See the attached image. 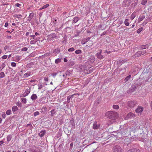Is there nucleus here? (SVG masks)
Returning <instances> with one entry per match:
<instances>
[{"instance_id": "obj_45", "label": "nucleus", "mask_w": 152, "mask_h": 152, "mask_svg": "<svg viewBox=\"0 0 152 152\" xmlns=\"http://www.w3.org/2000/svg\"><path fill=\"white\" fill-rule=\"evenodd\" d=\"M39 113L38 111H36L34 113V115L35 116L39 115Z\"/></svg>"}, {"instance_id": "obj_3", "label": "nucleus", "mask_w": 152, "mask_h": 152, "mask_svg": "<svg viewBox=\"0 0 152 152\" xmlns=\"http://www.w3.org/2000/svg\"><path fill=\"white\" fill-rule=\"evenodd\" d=\"M137 102L136 101H130L128 102L127 105L130 108H132L136 105Z\"/></svg>"}, {"instance_id": "obj_34", "label": "nucleus", "mask_w": 152, "mask_h": 152, "mask_svg": "<svg viewBox=\"0 0 152 152\" xmlns=\"http://www.w3.org/2000/svg\"><path fill=\"white\" fill-rule=\"evenodd\" d=\"M147 2V0H142L141 2V4L143 5H144Z\"/></svg>"}, {"instance_id": "obj_35", "label": "nucleus", "mask_w": 152, "mask_h": 152, "mask_svg": "<svg viewBox=\"0 0 152 152\" xmlns=\"http://www.w3.org/2000/svg\"><path fill=\"white\" fill-rule=\"evenodd\" d=\"M5 76V74L3 72L0 73V78H3Z\"/></svg>"}, {"instance_id": "obj_37", "label": "nucleus", "mask_w": 152, "mask_h": 152, "mask_svg": "<svg viewBox=\"0 0 152 152\" xmlns=\"http://www.w3.org/2000/svg\"><path fill=\"white\" fill-rule=\"evenodd\" d=\"M133 152H140V150L138 149H132Z\"/></svg>"}, {"instance_id": "obj_22", "label": "nucleus", "mask_w": 152, "mask_h": 152, "mask_svg": "<svg viewBox=\"0 0 152 152\" xmlns=\"http://www.w3.org/2000/svg\"><path fill=\"white\" fill-rule=\"evenodd\" d=\"M129 19H126L124 21V24L126 26H129Z\"/></svg>"}, {"instance_id": "obj_58", "label": "nucleus", "mask_w": 152, "mask_h": 152, "mask_svg": "<svg viewBox=\"0 0 152 152\" xmlns=\"http://www.w3.org/2000/svg\"><path fill=\"white\" fill-rule=\"evenodd\" d=\"M4 143V142L3 141H0V146Z\"/></svg>"}, {"instance_id": "obj_24", "label": "nucleus", "mask_w": 152, "mask_h": 152, "mask_svg": "<svg viewBox=\"0 0 152 152\" xmlns=\"http://www.w3.org/2000/svg\"><path fill=\"white\" fill-rule=\"evenodd\" d=\"M51 116H53L56 114V111H55V109H53L50 111Z\"/></svg>"}, {"instance_id": "obj_41", "label": "nucleus", "mask_w": 152, "mask_h": 152, "mask_svg": "<svg viewBox=\"0 0 152 152\" xmlns=\"http://www.w3.org/2000/svg\"><path fill=\"white\" fill-rule=\"evenodd\" d=\"M5 66V64L4 63H2L1 66L0 67V68L1 69V70L2 69H3L4 67Z\"/></svg>"}, {"instance_id": "obj_8", "label": "nucleus", "mask_w": 152, "mask_h": 152, "mask_svg": "<svg viewBox=\"0 0 152 152\" xmlns=\"http://www.w3.org/2000/svg\"><path fill=\"white\" fill-rule=\"evenodd\" d=\"M144 108L141 106H138L136 109L135 111L137 113H140L143 110Z\"/></svg>"}, {"instance_id": "obj_50", "label": "nucleus", "mask_w": 152, "mask_h": 152, "mask_svg": "<svg viewBox=\"0 0 152 152\" xmlns=\"http://www.w3.org/2000/svg\"><path fill=\"white\" fill-rule=\"evenodd\" d=\"M57 73H53L52 74V75L54 77L56 75Z\"/></svg>"}, {"instance_id": "obj_7", "label": "nucleus", "mask_w": 152, "mask_h": 152, "mask_svg": "<svg viewBox=\"0 0 152 152\" xmlns=\"http://www.w3.org/2000/svg\"><path fill=\"white\" fill-rule=\"evenodd\" d=\"M136 89V87L135 86H132L128 90L127 92L129 93H131L134 91Z\"/></svg>"}, {"instance_id": "obj_5", "label": "nucleus", "mask_w": 152, "mask_h": 152, "mask_svg": "<svg viewBox=\"0 0 152 152\" xmlns=\"http://www.w3.org/2000/svg\"><path fill=\"white\" fill-rule=\"evenodd\" d=\"M30 91L31 90L30 88L26 89L23 94H20V97H23L27 96L29 94Z\"/></svg>"}, {"instance_id": "obj_4", "label": "nucleus", "mask_w": 152, "mask_h": 152, "mask_svg": "<svg viewBox=\"0 0 152 152\" xmlns=\"http://www.w3.org/2000/svg\"><path fill=\"white\" fill-rule=\"evenodd\" d=\"M114 152H124V150L118 145H115L113 147V149Z\"/></svg>"}, {"instance_id": "obj_42", "label": "nucleus", "mask_w": 152, "mask_h": 152, "mask_svg": "<svg viewBox=\"0 0 152 152\" xmlns=\"http://www.w3.org/2000/svg\"><path fill=\"white\" fill-rule=\"evenodd\" d=\"M43 85L42 84H39L38 85V89H40L42 88L43 87Z\"/></svg>"}, {"instance_id": "obj_15", "label": "nucleus", "mask_w": 152, "mask_h": 152, "mask_svg": "<svg viewBox=\"0 0 152 152\" xmlns=\"http://www.w3.org/2000/svg\"><path fill=\"white\" fill-rule=\"evenodd\" d=\"M31 75V72H28L24 74L23 77L26 78Z\"/></svg>"}, {"instance_id": "obj_57", "label": "nucleus", "mask_w": 152, "mask_h": 152, "mask_svg": "<svg viewBox=\"0 0 152 152\" xmlns=\"http://www.w3.org/2000/svg\"><path fill=\"white\" fill-rule=\"evenodd\" d=\"M104 52L105 53H107V54H109L111 53L110 51H108L107 50H106Z\"/></svg>"}, {"instance_id": "obj_54", "label": "nucleus", "mask_w": 152, "mask_h": 152, "mask_svg": "<svg viewBox=\"0 0 152 152\" xmlns=\"http://www.w3.org/2000/svg\"><path fill=\"white\" fill-rule=\"evenodd\" d=\"M148 22V21L147 20H145L143 23V24L144 25H146L147 23Z\"/></svg>"}, {"instance_id": "obj_56", "label": "nucleus", "mask_w": 152, "mask_h": 152, "mask_svg": "<svg viewBox=\"0 0 152 152\" xmlns=\"http://www.w3.org/2000/svg\"><path fill=\"white\" fill-rule=\"evenodd\" d=\"M45 81H47L48 80V77H45L44 78Z\"/></svg>"}, {"instance_id": "obj_30", "label": "nucleus", "mask_w": 152, "mask_h": 152, "mask_svg": "<svg viewBox=\"0 0 152 152\" xmlns=\"http://www.w3.org/2000/svg\"><path fill=\"white\" fill-rule=\"evenodd\" d=\"M74 94L72 95L71 96H69L67 97V102L68 103H69L70 102V100L71 99V98L72 97L74 96Z\"/></svg>"}, {"instance_id": "obj_62", "label": "nucleus", "mask_w": 152, "mask_h": 152, "mask_svg": "<svg viewBox=\"0 0 152 152\" xmlns=\"http://www.w3.org/2000/svg\"><path fill=\"white\" fill-rule=\"evenodd\" d=\"M7 38L8 39H10L11 38V36H7Z\"/></svg>"}, {"instance_id": "obj_1", "label": "nucleus", "mask_w": 152, "mask_h": 152, "mask_svg": "<svg viewBox=\"0 0 152 152\" xmlns=\"http://www.w3.org/2000/svg\"><path fill=\"white\" fill-rule=\"evenodd\" d=\"M106 115L109 118L113 120L116 119L118 117V113L113 111H108L106 113Z\"/></svg>"}, {"instance_id": "obj_9", "label": "nucleus", "mask_w": 152, "mask_h": 152, "mask_svg": "<svg viewBox=\"0 0 152 152\" xmlns=\"http://www.w3.org/2000/svg\"><path fill=\"white\" fill-rule=\"evenodd\" d=\"M134 117L135 115L133 113H130L126 115V118L127 119L132 118Z\"/></svg>"}, {"instance_id": "obj_16", "label": "nucleus", "mask_w": 152, "mask_h": 152, "mask_svg": "<svg viewBox=\"0 0 152 152\" xmlns=\"http://www.w3.org/2000/svg\"><path fill=\"white\" fill-rule=\"evenodd\" d=\"M34 14L33 12L31 13L29 16L28 18V20L29 21L31 20L33 18L34 16Z\"/></svg>"}, {"instance_id": "obj_33", "label": "nucleus", "mask_w": 152, "mask_h": 152, "mask_svg": "<svg viewBox=\"0 0 152 152\" xmlns=\"http://www.w3.org/2000/svg\"><path fill=\"white\" fill-rule=\"evenodd\" d=\"M82 53V51L81 50L79 49L76 50L75 51V53L76 54H79Z\"/></svg>"}, {"instance_id": "obj_28", "label": "nucleus", "mask_w": 152, "mask_h": 152, "mask_svg": "<svg viewBox=\"0 0 152 152\" xmlns=\"http://www.w3.org/2000/svg\"><path fill=\"white\" fill-rule=\"evenodd\" d=\"M141 51H139L136 52L135 54V56H139L142 55Z\"/></svg>"}, {"instance_id": "obj_61", "label": "nucleus", "mask_w": 152, "mask_h": 152, "mask_svg": "<svg viewBox=\"0 0 152 152\" xmlns=\"http://www.w3.org/2000/svg\"><path fill=\"white\" fill-rule=\"evenodd\" d=\"M31 37H32L33 39H34L35 37V36L34 35H31Z\"/></svg>"}, {"instance_id": "obj_40", "label": "nucleus", "mask_w": 152, "mask_h": 152, "mask_svg": "<svg viewBox=\"0 0 152 152\" xmlns=\"http://www.w3.org/2000/svg\"><path fill=\"white\" fill-rule=\"evenodd\" d=\"M75 50V49L74 48L72 47L70 48L68 50V51L69 52H73Z\"/></svg>"}, {"instance_id": "obj_17", "label": "nucleus", "mask_w": 152, "mask_h": 152, "mask_svg": "<svg viewBox=\"0 0 152 152\" xmlns=\"http://www.w3.org/2000/svg\"><path fill=\"white\" fill-rule=\"evenodd\" d=\"M34 64L33 62H31L29 64H28L26 65V67L27 68H30L33 67V66Z\"/></svg>"}, {"instance_id": "obj_25", "label": "nucleus", "mask_w": 152, "mask_h": 152, "mask_svg": "<svg viewBox=\"0 0 152 152\" xmlns=\"http://www.w3.org/2000/svg\"><path fill=\"white\" fill-rule=\"evenodd\" d=\"M136 16V14L134 12L131 15L130 19L132 20H133V19L135 18Z\"/></svg>"}, {"instance_id": "obj_43", "label": "nucleus", "mask_w": 152, "mask_h": 152, "mask_svg": "<svg viewBox=\"0 0 152 152\" xmlns=\"http://www.w3.org/2000/svg\"><path fill=\"white\" fill-rule=\"evenodd\" d=\"M11 65L13 67H15L16 66V64L14 62H12L11 63Z\"/></svg>"}, {"instance_id": "obj_31", "label": "nucleus", "mask_w": 152, "mask_h": 152, "mask_svg": "<svg viewBox=\"0 0 152 152\" xmlns=\"http://www.w3.org/2000/svg\"><path fill=\"white\" fill-rule=\"evenodd\" d=\"M61 61V59L58 58L55 60V63L56 64H58Z\"/></svg>"}, {"instance_id": "obj_64", "label": "nucleus", "mask_w": 152, "mask_h": 152, "mask_svg": "<svg viewBox=\"0 0 152 152\" xmlns=\"http://www.w3.org/2000/svg\"><path fill=\"white\" fill-rule=\"evenodd\" d=\"M151 109H152V101H151Z\"/></svg>"}, {"instance_id": "obj_23", "label": "nucleus", "mask_w": 152, "mask_h": 152, "mask_svg": "<svg viewBox=\"0 0 152 152\" xmlns=\"http://www.w3.org/2000/svg\"><path fill=\"white\" fill-rule=\"evenodd\" d=\"M13 16L15 18H17L18 19L22 17V16L20 14L18 15L15 14Z\"/></svg>"}, {"instance_id": "obj_2", "label": "nucleus", "mask_w": 152, "mask_h": 152, "mask_svg": "<svg viewBox=\"0 0 152 152\" xmlns=\"http://www.w3.org/2000/svg\"><path fill=\"white\" fill-rule=\"evenodd\" d=\"M48 38L47 40L50 42L52 40L54 39H57L58 37L55 34H51L47 36Z\"/></svg>"}, {"instance_id": "obj_20", "label": "nucleus", "mask_w": 152, "mask_h": 152, "mask_svg": "<svg viewBox=\"0 0 152 152\" xmlns=\"http://www.w3.org/2000/svg\"><path fill=\"white\" fill-rule=\"evenodd\" d=\"M149 46L148 44L144 45H141L140 46V48L141 49H146L148 48Z\"/></svg>"}, {"instance_id": "obj_14", "label": "nucleus", "mask_w": 152, "mask_h": 152, "mask_svg": "<svg viewBox=\"0 0 152 152\" xmlns=\"http://www.w3.org/2000/svg\"><path fill=\"white\" fill-rule=\"evenodd\" d=\"M37 98V96L36 94H33L31 97V99L32 100H36Z\"/></svg>"}, {"instance_id": "obj_26", "label": "nucleus", "mask_w": 152, "mask_h": 152, "mask_svg": "<svg viewBox=\"0 0 152 152\" xmlns=\"http://www.w3.org/2000/svg\"><path fill=\"white\" fill-rule=\"evenodd\" d=\"M73 20L74 22L76 23L79 20V18L77 17H75L73 18Z\"/></svg>"}, {"instance_id": "obj_60", "label": "nucleus", "mask_w": 152, "mask_h": 152, "mask_svg": "<svg viewBox=\"0 0 152 152\" xmlns=\"http://www.w3.org/2000/svg\"><path fill=\"white\" fill-rule=\"evenodd\" d=\"M86 43V42L84 41V40L83 39L82 42V43L84 44Z\"/></svg>"}, {"instance_id": "obj_19", "label": "nucleus", "mask_w": 152, "mask_h": 152, "mask_svg": "<svg viewBox=\"0 0 152 152\" xmlns=\"http://www.w3.org/2000/svg\"><path fill=\"white\" fill-rule=\"evenodd\" d=\"M18 109V107L17 106H13L12 108V110L14 113H15L14 112L17 111Z\"/></svg>"}, {"instance_id": "obj_36", "label": "nucleus", "mask_w": 152, "mask_h": 152, "mask_svg": "<svg viewBox=\"0 0 152 152\" xmlns=\"http://www.w3.org/2000/svg\"><path fill=\"white\" fill-rule=\"evenodd\" d=\"M11 113V110H7L6 112V113L7 115H10Z\"/></svg>"}, {"instance_id": "obj_18", "label": "nucleus", "mask_w": 152, "mask_h": 152, "mask_svg": "<svg viewBox=\"0 0 152 152\" xmlns=\"http://www.w3.org/2000/svg\"><path fill=\"white\" fill-rule=\"evenodd\" d=\"M131 75H129L126 77L124 80V82H127L131 78Z\"/></svg>"}, {"instance_id": "obj_51", "label": "nucleus", "mask_w": 152, "mask_h": 152, "mask_svg": "<svg viewBox=\"0 0 152 152\" xmlns=\"http://www.w3.org/2000/svg\"><path fill=\"white\" fill-rule=\"evenodd\" d=\"M17 104L18 106H20V107L21 106V103L20 102H17Z\"/></svg>"}, {"instance_id": "obj_49", "label": "nucleus", "mask_w": 152, "mask_h": 152, "mask_svg": "<svg viewBox=\"0 0 152 152\" xmlns=\"http://www.w3.org/2000/svg\"><path fill=\"white\" fill-rule=\"evenodd\" d=\"M15 5L18 7H20V6H21V4L18 3H17L15 4Z\"/></svg>"}, {"instance_id": "obj_6", "label": "nucleus", "mask_w": 152, "mask_h": 152, "mask_svg": "<svg viewBox=\"0 0 152 152\" xmlns=\"http://www.w3.org/2000/svg\"><path fill=\"white\" fill-rule=\"evenodd\" d=\"M102 51V50H99V52H97L96 54L97 57L99 59H103L104 58V56L101 54Z\"/></svg>"}, {"instance_id": "obj_52", "label": "nucleus", "mask_w": 152, "mask_h": 152, "mask_svg": "<svg viewBox=\"0 0 152 152\" xmlns=\"http://www.w3.org/2000/svg\"><path fill=\"white\" fill-rule=\"evenodd\" d=\"M142 52V55L144 54L145 53H146V51L145 50H143V51H141Z\"/></svg>"}, {"instance_id": "obj_21", "label": "nucleus", "mask_w": 152, "mask_h": 152, "mask_svg": "<svg viewBox=\"0 0 152 152\" xmlns=\"http://www.w3.org/2000/svg\"><path fill=\"white\" fill-rule=\"evenodd\" d=\"M14 58L15 59V61H19L21 59V56H16Z\"/></svg>"}, {"instance_id": "obj_11", "label": "nucleus", "mask_w": 152, "mask_h": 152, "mask_svg": "<svg viewBox=\"0 0 152 152\" xmlns=\"http://www.w3.org/2000/svg\"><path fill=\"white\" fill-rule=\"evenodd\" d=\"M88 61L91 63H92L95 60V58L94 56H91L88 58Z\"/></svg>"}, {"instance_id": "obj_48", "label": "nucleus", "mask_w": 152, "mask_h": 152, "mask_svg": "<svg viewBox=\"0 0 152 152\" xmlns=\"http://www.w3.org/2000/svg\"><path fill=\"white\" fill-rule=\"evenodd\" d=\"M7 55H4L1 58H2V59H6L7 58Z\"/></svg>"}, {"instance_id": "obj_13", "label": "nucleus", "mask_w": 152, "mask_h": 152, "mask_svg": "<svg viewBox=\"0 0 152 152\" xmlns=\"http://www.w3.org/2000/svg\"><path fill=\"white\" fill-rule=\"evenodd\" d=\"M145 15L140 16L138 19V23H139L140 22L142 21L145 18Z\"/></svg>"}, {"instance_id": "obj_46", "label": "nucleus", "mask_w": 152, "mask_h": 152, "mask_svg": "<svg viewBox=\"0 0 152 152\" xmlns=\"http://www.w3.org/2000/svg\"><path fill=\"white\" fill-rule=\"evenodd\" d=\"M90 39V37H88L86 39H84V40L86 42H87Z\"/></svg>"}, {"instance_id": "obj_55", "label": "nucleus", "mask_w": 152, "mask_h": 152, "mask_svg": "<svg viewBox=\"0 0 152 152\" xmlns=\"http://www.w3.org/2000/svg\"><path fill=\"white\" fill-rule=\"evenodd\" d=\"M8 23L7 22H6L5 23L4 26H5V27H7L8 26Z\"/></svg>"}, {"instance_id": "obj_38", "label": "nucleus", "mask_w": 152, "mask_h": 152, "mask_svg": "<svg viewBox=\"0 0 152 152\" xmlns=\"http://www.w3.org/2000/svg\"><path fill=\"white\" fill-rule=\"evenodd\" d=\"M143 30V28L142 27L139 28L137 31V33L139 34Z\"/></svg>"}, {"instance_id": "obj_12", "label": "nucleus", "mask_w": 152, "mask_h": 152, "mask_svg": "<svg viewBox=\"0 0 152 152\" xmlns=\"http://www.w3.org/2000/svg\"><path fill=\"white\" fill-rule=\"evenodd\" d=\"M45 130H43L40 132V133H39L38 134L40 137H42L45 134Z\"/></svg>"}, {"instance_id": "obj_32", "label": "nucleus", "mask_w": 152, "mask_h": 152, "mask_svg": "<svg viewBox=\"0 0 152 152\" xmlns=\"http://www.w3.org/2000/svg\"><path fill=\"white\" fill-rule=\"evenodd\" d=\"M60 52V50L58 49H55L53 51V53L55 54L58 53Z\"/></svg>"}, {"instance_id": "obj_47", "label": "nucleus", "mask_w": 152, "mask_h": 152, "mask_svg": "<svg viewBox=\"0 0 152 152\" xmlns=\"http://www.w3.org/2000/svg\"><path fill=\"white\" fill-rule=\"evenodd\" d=\"M27 50H28V48H27L24 47L21 50L26 51Z\"/></svg>"}, {"instance_id": "obj_29", "label": "nucleus", "mask_w": 152, "mask_h": 152, "mask_svg": "<svg viewBox=\"0 0 152 152\" xmlns=\"http://www.w3.org/2000/svg\"><path fill=\"white\" fill-rule=\"evenodd\" d=\"M21 101L24 104H26V103L27 100L26 98H22L20 99Z\"/></svg>"}, {"instance_id": "obj_10", "label": "nucleus", "mask_w": 152, "mask_h": 152, "mask_svg": "<svg viewBox=\"0 0 152 152\" xmlns=\"http://www.w3.org/2000/svg\"><path fill=\"white\" fill-rule=\"evenodd\" d=\"M100 126L99 124H97V122H95L93 124V128L94 129H98Z\"/></svg>"}, {"instance_id": "obj_63", "label": "nucleus", "mask_w": 152, "mask_h": 152, "mask_svg": "<svg viewBox=\"0 0 152 152\" xmlns=\"http://www.w3.org/2000/svg\"><path fill=\"white\" fill-rule=\"evenodd\" d=\"M106 32H104L103 33L101 34V35L102 36L103 35H105L106 34Z\"/></svg>"}, {"instance_id": "obj_59", "label": "nucleus", "mask_w": 152, "mask_h": 152, "mask_svg": "<svg viewBox=\"0 0 152 152\" xmlns=\"http://www.w3.org/2000/svg\"><path fill=\"white\" fill-rule=\"evenodd\" d=\"M126 152H133L132 149L128 150Z\"/></svg>"}, {"instance_id": "obj_44", "label": "nucleus", "mask_w": 152, "mask_h": 152, "mask_svg": "<svg viewBox=\"0 0 152 152\" xmlns=\"http://www.w3.org/2000/svg\"><path fill=\"white\" fill-rule=\"evenodd\" d=\"M49 6V4H46L45 5H44L42 7L43 9H44L46 8L47 7H48Z\"/></svg>"}, {"instance_id": "obj_53", "label": "nucleus", "mask_w": 152, "mask_h": 152, "mask_svg": "<svg viewBox=\"0 0 152 152\" xmlns=\"http://www.w3.org/2000/svg\"><path fill=\"white\" fill-rule=\"evenodd\" d=\"M2 116L3 118H4L6 117V115L4 113L2 115Z\"/></svg>"}, {"instance_id": "obj_39", "label": "nucleus", "mask_w": 152, "mask_h": 152, "mask_svg": "<svg viewBox=\"0 0 152 152\" xmlns=\"http://www.w3.org/2000/svg\"><path fill=\"white\" fill-rule=\"evenodd\" d=\"M113 107V108L115 109H118L119 108V106L117 105H114Z\"/></svg>"}, {"instance_id": "obj_27", "label": "nucleus", "mask_w": 152, "mask_h": 152, "mask_svg": "<svg viewBox=\"0 0 152 152\" xmlns=\"http://www.w3.org/2000/svg\"><path fill=\"white\" fill-rule=\"evenodd\" d=\"M12 138V136L11 135H8L7 137V140L8 142L10 141Z\"/></svg>"}]
</instances>
